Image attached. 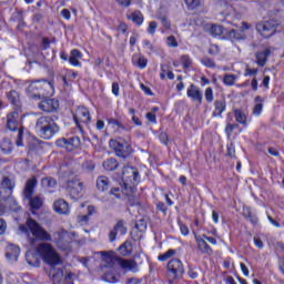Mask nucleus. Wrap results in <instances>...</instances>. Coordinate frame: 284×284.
Masks as SVG:
<instances>
[{"instance_id":"680f3d73","label":"nucleus","mask_w":284,"mask_h":284,"mask_svg":"<svg viewBox=\"0 0 284 284\" xmlns=\"http://www.w3.org/2000/svg\"><path fill=\"white\" fill-rule=\"evenodd\" d=\"M187 275L190 276V278L199 277V273L194 268H192V266H189Z\"/></svg>"},{"instance_id":"1a4fd4ad","label":"nucleus","mask_w":284,"mask_h":284,"mask_svg":"<svg viewBox=\"0 0 284 284\" xmlns=\"http://www.w3.org/2000/svg\"><path fill=\"white\" fill-rule=\"evenodd\" d=\"M14 185L16 182L14 180L8 178V176H3L1 182H0V199L2 201H8V199H10L12 196V192L14 191ZM6 213V209H3L0 205V216H2V214Z\"/></svg>"},{"instance_id":"bf43d9fd","label":"nucleus","mask_w":284,"mask_h":284,"mask_svg":"<svg viewBox=\"0 0 284 284\" xmlns=\"http://www.w3.org/2000/svg\"><path fill=\"white\" fill-rule=\"evenodd\" d=\"M236 128H239L237 124H227L225 128L226 134L230 136V134H232Z\"/></svg>"},{"instance_id":"473e14b6","label":"nucleus","mask_w":284,"mask_h":284,"mask_svg":"<svg viewBox=\"0 0 284 284\" xmlns=\"http://www.w3.org/2000/svg\"><path fill=\"white\" fill-rule=\"evenodd\" d=\"M103 168L106 172H114L119 168V162L114 158H110L103 162Z\"/></svg>"},{"instance_id":"412c9836","label":"nucleus","mask_w":284,"mask_h":284,"mask_svg":"<svg viewBox=\"0 0 284 284\" xmlns=\"http://www.w3.org/2000/svg\"><path fill=\"white\" fill-rule=\"evenodd\" d=\"M26 201H28L31 212L33 213L36 210H41V207H43V196L41 195L31 196Z\"/></svg>"},{"instance_id":"ea45409f","label":"nucleus","mask_w":284,"mask_h":284,"mask_svg":"<svg viewBox=\"0 0 284 284\" xmlns=\"http://www.w3.org/2000/svg\"><path fill=\"white\" fill-rule=\"evenodd\" d=\"M184 3L187 6L189 10H196L201 6V0H184Z\"/></svg>"},{"instance_id":"393cba45","label":"nucleus","mask_w":284,"mask_h":284,"mask_svg":"<svg viewBox=\"0 0 284 284\" xmlns=\"http://www.w3.org/2000/svg\"><path fill=\"white\" fill-rule=\"evenodd\" d=\"M7 99L10 101L11 105H14L16 110H21V99L19 92L12 90L7 94Z\"/></svg>"},{"instance_id":"cd10ccee","label":"nucleus","mask_w":284,"mask_h":284,"mask_svg":"<svg viewBox=\"0 0 284 284\" xmlns=\"http://www.w3.org/2000/svg\"><path fill=\"white\" fill-rule=\"evenodd\" d=\"M97 187L99 192H108L110 190V179L105 175H100L97 179Z\"/></svg>"},{"instance_id":"8fccbe9b","label":"nucleus","mask_w":284,"mask_h":284,"mask_svg":"<svg viewBox=\"0 0 284 284\" xmlns=\"http://www.w3.org/2000/svg\"><path fill=\"white\" fill-rule=\"evenodd\" d=\"M227 156L231 159H234L236 156V148L234 146V143L227 144Z\"/></svg>"},{"instance_id":"f8f14e48","label":"nucleus","mask_w":284,"mask_h":284,"mask_svg":"<svg viewBox=\"0 0 284 284\" xmlns=\"http://www.w3.org/2000/svg\"><path fill=\"white\" fill-rule=\"evenodd\" d=\"M252 26H250L247 22H242L241 29H232L226 33V39L232 41V43L236 41H245L247 39V33H245V30H250Z\"/></svg>"},{"instance_id":"72a5a7b5","label":"nucleus","mask_w":284,"mask_h":284,"mask_svg":"<svg viewBox=\"0 0 284 284\" xmlns=\"http://www.w3.org/2000/svg\"><path fill=\"white\" fill-rule=\"evenodd\" d=\"M206 32L211 34V37H221L223 34V26L221 24H211L207 29Z\"/></svg>"},{"instance_id":"a19ab883","label":"nucleus","mask_w":284,"mask_h":284,"mask_svg":"<svg viewBox=\"0 0 284 284\" xmlns=\"http://www.w3.org/2000/svg\"><path fill=\"white\" fill-rule=\"evenodd\" d=\"M122 194H125L123 192V187H122V191L120 187H112L109 192V196H115V199H121L122 197Z\"/></svg>"},{"instance_id":"39448f33","label":"nucleus","mask_w":284,"mask_h":284,"mask_svg":"<svg viewBox=\"0 0 284 284\" xmlns=\"http://www.w3.org/2000/svg\"><path fill=\"white\" fill-rule=\"evenodd\" d=\"M54 92L52 82L48 80H36L32 81L27 88V94L29 99H43L50 97Z\"/></svg>"},{"instance_id":"774afa93","label":"nucleus","mask_w":284,"mask_h":284,"mask_svg":"<svg viewBox=\"0 0 284 284\" xmlns=\"http://www.w3.org/2000/svg\"><path fill=\"white\" fill-rule=\"evenodd\" d=\"M41 48L42 50H48V48H50V40L48 38L42 39Z\"/></svg>"},{"instance_id":"864d4df0","label":"nucleus","mask_w":284,"mask_h":284,"mask_svg":"<svg viewBox=\"0 0 284 284\" xmlns=\"http://www.w3.org/2000/svg\"><path fill=\"white\" fill-rule=\"evenodd\" d=\"M180 232L183 236H187L190 234V229L187 225L183 224V222L179 221Z\"/></svg>"},{"instance_id":"9d476101","label":"nucleus","mask_w":284,"mask_h":284,"mask_svg":"<svg viewBox=\"0 0 284 284\" xmlns=\"http://www.w3.org/2000/svg\"><path fill=\"white\" fill-rule=\"evenodd\" d=\"M109 145L111 150H114L116 156L125 159L129 154H132V145L123 140V138H118L115 140H110Z\"/></svg>"},{"instance_id":"5fc2aeb1","label":"nucleus","mask_w":284,"mask_h":284,"mask_svg":"<svg viewBox=\"0 0 284 284\" xmlns=\"http://www.w3.org/2000/svg\"><path fill=\"white\" fill-rule=\"evenodd\" d=\"M138 68H140L141 70L148 68V60L145 59V57L138 58Z\"/></svg>"},{"instance_id":"6e6552de","label":"nucleus","mask_w":284,"mask_h":284,"mask_svg":"<svg viewBox=\"0 0 284 284\" xmlns=\"http://www.w3.org/2000/svg\"><path fill=\"white\" fill-rule=\"evenodd\" d=\"M19 112H21V110L12 111L7 115V128L8 130H11V132H16V130H18L16 145L21 148L23 146V128H19Z\"/></svg>"},{"instance_id":"4468645a","label":"nucleus","mask_w":284,"mask_h":284,"mask_svg":"<svg viewBox=\"0 0 284 284\" xmlns=\"http://www.w3.org/2000/svg\"><path fill=\"white\" fill-rule=\"evenodd\" d=\"M67 191L70 199L77 201V199H80V196L83 194V183L77 180H69L67 183Z\"/></svg>"},{"instance_id":"a211bd4d","label":"nucleus","mask_w":284,"mask_h":284,"mask_svg":"<svg viewBox=\"0 0 284 284\" xmlns=\"http://www.w3.org/2000/svg\"><path fill=\"white\" fill-rule=\"evenodd\" d=\"M38 106L42 112H57L59 110V101L45 98L38 104Z\"/></svg>"},{"instance_id":"f257e3e1","label":"nucleus","mask_w":284,"mask_h":284,"mask_svg":"<svg viewBox=\"0 0 284 284\" xmlns=\"http://www.w3.org/2000/svg\"><path fill=\"white\" fill-rule=\"evenodd\" d=\"M37 252L42 261H44L47 265H50L49 276H51V281H53V283H61V281H63V268L57 267V265H63L61 255L57 253V250H54L50 243L39 244Z\"/></svg>"},{"instance_id":"7ed1b4c3","label":"nucleus","mask_w":284,"mask_h":284,"mask_svg":"<svg viewBox=\"0 0 284 284\" xmlns=\"http://www.w3.org/2000/svg\"><path fill=\"white\" fill-rule=\"evenodd\" d=\"M36 132L40 134L41 139L50 141L55 134H59V124L54 121V118L43 115L36 121Z\"/></svg>"},{"instance_id":"3c124183","label":"nucleus","mask_w":284,"mask_h":284,"mask_svg":"<svg viewBox=\"0 0 284 284\" xmlns=\"http://www.w3.org/2000/svg\"><path fill=\"white\" fill-rule=\"evenodd\" d=\"M262 112H263V103H256L253 108L254 116H261Z\"/></svg>"},{"instance_id":"a878e982","label":"nucleus","mask_w":284,"mask_h":284,"mask_svg":"<svg viewBox=\"0 0 284 284\" xmlns=\"http://www.w3.org/2000/svg\"><path fill=\"white\" fill-rule=\"evenodd\" d=\"M126 19L133 21L135 26H143V13L140 10H135L132 13H126Z\"/></svg>"},{"instance_id":"603ef678","label":"nucleus","mask_w":284,"mask_h":284,"mask_svg":"<svg viewBox=\"0 0 284 284\" xmlns=\"http://www.w3.org/2000/svg\"><path fill=\"white\" fill-rule=\"evenodd\" d=\"M120 8H130L132 0H114Z\"/></svg>"},{"instance_id":"aec40b11","label":"nucleus","mask_w":284,"mask_h":284,"mask_svg":"<svg viewBox=\"0 0 284 284\" xmlns=\"http://www.w3.org/2000/svg\"><path fill=\"white\" fill-rule=\"evenodd\" d=\"M186 95L189 97V99H192V101L203 103V93L201 92V89H199V87L194 84H191L187 88Z\"/></svg>"},{"instance_id":"4be33fe9","label":"nucleus","mask_w":284,"mask_h":284,"mask_svg":"<svg viewBox=\"0 0 284 284\" xmlns=\"http://www.w3.org/2000/svg\"><path fill=\"white\" fill-rule=\"evenodd\" d=\"M195 242L197 243V248L200 250V252H202V254H212V247L207 245V242H205V239L200 236V235H195Z\"/></svg>"},{"instance_id":"9b49d317","label":"nucleus","mask_w":284,"mask_h":284,"mask_svg":"<svg viewBox=\"0 0 284 284\" xmlns=\"http://www.w3.org/2000/svg\"><path fill=\"white\" fill-rule=\"evenodd\" d=\"M278 23L274 20H268L265 22H260L256 24V30L264 39H270V37H274L276 34V28Z\"/></svg>"},{"instance_id":"6ab92c4d","label":"nucleus","mask_w":284,"mask_h":284,"mask_svg":"<svg viewBox=\"0 0 284 284\" xmlns=\"http://www.w3.org/2000/svg\"><path fill=\"white\" fill-rule=\"evenodd\" d=\"M55 244L59 250H70V233L68 231H62L61 233H57Z\"/></svg>"},{"instance_id":"ddd939ff","label":"nucleus","mask_w":284,"mask_h":284,"mask_svg":"<svg viewBox=\"0 0 284 284\" xmlns=\"http://www.w3.org/2000/svg\"><path fill=\"white\" fill-rule=\"evenodd\" d=\"M55 145L58 148H64L68 152H72L81 146V139L79 136L61 138L55 141Z\"/></svg>"},{"instance_id":"49530a36","label":"nucleus","mask_w":284,"mask_h":284,"mask_svg":"<svg viewBox=\"0 0 284 284\" xmlns=\"http://www.w3.org/2000/svg\"><path fill=\"white\" fill-rule=\"evenodd\" d=\"M156 28H159V24L156 23V21H151L149 23V27H148L146 31H148L149 34L154 37V34L156 32Z\"/></svg>"},{"instance_id":"2eb2a0df","label":"nucleus","mask_w":284,"mask_h":284,"mask_svg":"<svg viewBox=\"0 0 284 284\" xmlns=\"http://www.w3.org/2000/svg\"><path fill=\"white\" fill-rule=\"evenodd\" d=\"M73 121L81 129V123H90V111L85 106H78L73 114Z\"/></svg>"},{"instance_id":"4d7b16f0","label":"nucleus","mask_w":284,"mask_h":284,"mask_svg":"<svg viewBox=\"0 0 284 284\" xmlns=\"http://www.w3.org/2000/svg\"><path fill=\"white\" fill-rule=\"evenodd\" d=\"M159 19H160V21L162 22L163 27H164L166 30H170V28H171L172 24L170 23V21L168 20V18H166L165 16H162V17H160Z\"/></svg>"},{"instance_id":"c9c22d12","label":"nucleus","mask_w":284,"mask_h":284,"mask_svg":"<svg viewBox=\"0 0 284 284\" xmlns=\"http://www.w3.org/2000/svg\"><path fill=\"white\" fill-rule=\"evenodd\" d=\"M235 120L237 123H241L242 125H247V115L241 109H236L234 111Z\"/></svg>"},{"instance_id":"09e8293b","label":"nucleus","mask_w":284,"mask_h":284,"mask_svg":"<svg viewBox=\"0 0 284 284\" xmlns=\"http://www.w3.org/2000/svg\"><path fill=\"white\" fill-rule=\"evenodd\" d=\"M221 52V48L219 47V44H211L209 48V54H211V57H216V54H220Z\"/></svg>"},{"instance_id":"20e7f679","label":"nucleus","mask_w":284,"mask_h":284,"mask_svg":"<svg viewBox=\"0 0 284 284\" xmlns=\"http://www.w3.org/2000/svg\"><path fill=\"white\" fill-rule=\"evenodd\" d=\"M123 193L125 196H132L136 185L141 183V174L139 169L124 166L122 170Z\"/></svg>"},{"instance_id":"f704fd0d","label":"nucleus","mask_w":284,"mask_h":284,"mask_svg":"<svg viewBox=\"0 0 284 284\" xmlns=\"http://www.w3.org/2000/svg\"><path fill=\"white\" fill-rule=\"evenodd\" d=\"M119 252L121 256H130L132 254V242L125 241L120 247Z\"/></svg>"},{"instance_id":"0e129e2a","label":"nucleus","mask_w":284,"mask_h":284,"mask_svg":"<svg viewBox=\"0 0 284 284\" xmlns=\"http://www.w3.org/2000/svg\"><path fill=\"white\" fill-rule=\"evenodd\" d=\"M253 241H254L255 247H258V250H263L264 244H263V241L260 240V237H254Z\"/></svg>"},{"instance_id":"dca6fc26","label":"nucleus","mask_w":284,"mask_h":284,"mask_svg":"<svg viewBox=\"0 0 284 284\" xmlns=\"http://www.w3.org/2000/svg\"><path fill=\"white\" fill-rule=\"evenodd\" d=\"M118 234H121V236H125V234H128V227L125 226L124 220H119L113 226V230L110 231L109 233L110 243H114V241H116Z\"/></svg>"},{"instance_id":"c756f323","label":"nucleus","mask_w":284,"mask_h":284,"mask_svg":"<svg viewBox=\"0 0 284 284\" xmlns=\"http://www.w3.org/2000/svg\"><path fill=\"white\" fill-rule=\"evenodd\" d=\"M271 54H272V51L270 49H265L264 51L257 52L255 55L257 65L263 68L265 65V63H267V57H270Z\"/></svg>"},{"instance_id":"e2e57ef3","label":"nucleus","mask_w":284,"mask_h":284,"mask_svg":"<svg viewBox=\"0 0 284 284\" xmlns=\"http://www.w3.org/2000/svg\"><path fill=\"white\" fill-rule=\"evenodd\" d=\"M84 169L88 170V172H92L94 170V162L92 161H87L84 162Z\"/></svg>"},{"instance_id":"79ce46f5","label":"nucleus","mask_w":284,"mask_h":284,"mask_svg":"<svg viewBox=\"0 0 284 284\" xmlns=\"http://www.w3.org/2000/svg\"><path fill=\"white\" fill-rule=\"evenodd\" d=\"M236 81V77L234 74H226L224 75L223 83L224 85H234V82Z\"/></svg>"},{"instance_id":"f3484780","label":"nucleus","mask_w":284,"mask_h":284,"mask_svg":"<svg viewBox=\"0 0 284 284\" xmlns=\"http://www.w3.org/2000/svg\"><path fill=\"white\" fill-rule=\"evenodd\" d=\"M37 185H39V181H37L36 176H32L26 182L22 191L23 201L30 199L31 196H34V190H37Z\"/></svg>"},{"instance_id":"13d9d810","label":"nucleus","mask_w":284,"mask_h":284,"mask_svg":"<svg viewBox=\"0 0 284 284\" xmlns=\"http://www.w3.org/2000/svg\"><path fill=\"white\" fill-rule=\"evenodd\" d=\"M156 210H159V212H163V214L168 213V206H165V203L163 202H158Z\"/></svg>"},{"instance_id":"423d86ee","label":"nucleus","mask_w":284,"mask_h":284,"mask_svg":"<svg viewBox=\"0 0 284 284\" xmlns=\"http://www.w3.org/2000/svg\"><path fill=\"white\" fill-rule=\"evenodd\" d=\"M99 254L103 258V261L110 265V267H112L113 263H118V265L124 272H136L139 267V264H136V261L125 260V258L115 256L114 252L112 251H101L99 252Z\"/></svg>"},{"instance_id":"58836bf2","label":"nucleus","mask_w":284,"mask_h":284,"mask_svg":"<svg viewBox=\"0 0 284 284\" xmlns=\"http://www.w3.org/2000/svg\"><path fill=\"white\" fill-rule=\"evenodd\" d=\"M201 63L202 65H204L205 68H216V62H214V59L210 58V57H204L201 59Z\"/></svg>"},{"instance_id":"4c0bfd02","label":"nucleus","mask_w":284,"mask_h":284,"mask_svg":"<svg viewBox=\"0 0 284 284\" xmlns=\"http://www.w3.org/2000/svg\"><path fill=\"white\" fill-rule=\"evenodd\" d=\"M176 254V250L174 248H170L169 251H166L163 254H160L158 256V261H168V258H172V256H174Z\"/></svg>"},{"instance_id":"0eeeda50","label":"nucleus","mask_w":284,"mask_h":284,"mask_svg":"<svg viewBox=\"0 0 284 284\" xmlns=\"http://www.w3.org/2000/svg\"><path fill=\"white\" fill-rule=\"evenodd\" d=\"M184 274L185 266H183V262L180 258H172L169 261L166 265V278L169 284H174V281L183 278Z\"/></svg>"},{"instance_id":"5701e85b","label":"nucleus","mask_w":284,"mask_h":284,"mask_svg":"<svg viewBox=\"0 0 284 284\" xmlns=\"http://www.w3.org/2000/svg\"><path fill=\"white\" fill-rule=\"evenodd\" d=\"M82 58H83V54L81 53V51H79V49H73L70 52L69 63L71 65H74V68H81V61L79 60Z\"/></svg>"},{"instance_id":"c03bdc74","label":"nucleus","mask_w":284,"mask_h":284,"mask_svg":"<svg viewBox=\"0 0 284 284\" xmlns=\"http://www.w3.org/2000/svg\"><path fill=\"white\" fill-rule=\"evenodd\" d=\"M181 62L183 64L184 70H187L190 65H192V58H190V55H182Z\"/></svg>"},{"instance_id":"052dcab7","label":"nucleus","mask_w":284,"mask_h":284,"mask_svg":"<svg viewBox=\"0 0 284 284\" xmlns=\"http://www.w3.org/2000/svg\"><path fill=\"white\" fill-rule=\"evenodd\" d=\"M43 21V13L38 12L33 14V22L34 23H41Z\"/></svg>"},{"instance_id":"b1692460","label":"nucleus","mask_w":284,"mask_h":284,"mask_svg":"<svg viewBox=\"0 0 284 284\" xmlns=\"http://www.w3.org/2000/svg\"><path fill=\"white\" fill-rule=\"evenodd\" d=\"M19 254H21L19 246L11 244L7 247L6 257L9 258V261H18Z\"/></svg>"},{"instance_id":"bb28decb","label":"nucleus","mask_w":284,"mask_h":284,"mask_svg":"<svg viewBox=\"0 0 284 284\" xmlns=\"http://www.w3.org/2000/svg\"><path fill=\"white\" fill-rule=\"evenodd\" d=\"M54 211L58 212V214H68L70 212V206L68 205V202L64 200H58L53 203Z\"/></svg>"},{"instance_id":"de8ad7c7","label":"nucleus","mask_w":284,"mask_h":284,"mask_svg":"<svg viewBox=\"0 0 284 284\" xmlns=\"http://www.w3.org/2000/svg\"><path fill=\"white\" fill-rule=\"evenodd\" d=\"M204 97L207 103H212L214 101V91L212 90V88H206Z\"/></svg>"},{"instance_id":"7c9ffc66","label":"nucleus","mask_w":284,"mask_h":284,"mask_svg":"<svg viewBox=\"0 0 284 284\" xmlns=\"http://www.w3.org/2000/svg\"><path fill=\"white\" fill-rule=\"evenodd\" d=\"M12 141H10L8 138L2 139L0 142L1 152H3V154H12Z\"/></svg>"},{"instance_id":"2f4dec72","label":"nucleus","mask_w":284,"mask_h":284,"mask_svg":"<svg viewBox=\"0 0 284 284\" xmlns=\"http://www.w3.org/2000/svg\"><path fill=\"white\" fill-rule=\"evenodd\" d=\"M41 186L44 187V190H49V192H52L54 187H57V181L54 178H43L41 180Z\"/></svg>"},{"instance_id":"a18cd8bd","label":"nucleus","mask_w":284,"mask_h":284,"mask_svg":"<svg viewBox=\"0 0 284 284\" xmlns=\"http://www.w3.org/2000/svg\"><path fill=\"white\" fill-rule=\"evenodd\" d=\"M166 45H169V48H179V42L174 36H170L166 38Z\"/></svg>"},{"instance_id":"c85d7f7f","label":"nucleus","mask_w":284,"mask_h":284,"mask_svg":"<svg viewBox=\"0 0 284 284\" xmlns=\"http://www.w3.org/2000/svg\"><path fill=\"white\" fill-rule=\"evenodd\" d=\"M226 105L227 104H226L224 98L216 100L214 102V111L212 113V116H221L223 114V111L225 110Z\"/></svg>"},{"instance_id":"e433bc0d","label":"nucleus","mask_w":284,"mask_h":284,"mask_svg":"<svg viewBox=\"0 0 284 284\" xmlns=\"http://www.w3.org/2000/svg\"><path fill=\"white\" fill-rule=\"evenodd\" d=\"M103 281L106 283H119V275L114 271H109L103 275Z\"/></svg>"},{"instance_id":"37998d69","label":"nucleus","mask_w":284,"mask_h":284,"mask_svg":"<svg viewBox=\"0 0 284 284\" xmlns=\"http://www.w3.org/2000/svg\"><path fill=\"white\" fill-rule=\"evenodd\" d=\"M143 45H144L148 54H152V53L156 52L154 44L150 40H144Z\"/></svg>"},{"instance_id":"69168bd1","label":"nucleus","mask_w":284,"mask_h":284,"mask_svg":"<svg viewBox=\"0 0 284 284\" xmlns=\"http://www.w3.org/2000/svg\"><path fill=\"white\" fill-rule=\"evenodd\" d=\"M67 77H68L69 81H74V79H77V77H79V73L74 72V71H68Z\"/></svg>"},{"instance_id":"338daca9","label":"nucleus","mask_w":284,"mask_h":284,"mask_svg":"<svg viewBox=\"0 0 284 284\" xmlns=\"http://www.w3.org/2000/svg\"><path fill=\"white\" fill-rule=\"evenodd\" d=\"M146 119L150 121V123H156V114L148 112L146 113Z\"/></svg>"},{"instance_id":"6e6d98bb","label":"nucleus","mask_w":284,"mask_h":284,"mask_svg":"<svg viewBox=\"0 0 284 284\" xmlns=\"http://www.w3.org/2000/svg\"><path fill=\"white\" fill-rule=\"evenodd\" d=\"M159 139H160L161 143H163L164 145H168V143L170 142V138L168 136V133H165V132H161L159 135Z\"/></svg>"},{"instance_id":"f03ea898","label":"nucleus","mask_w":284,"mask_h":284,"mask_svg":"<svg viewBox=\"0 0 284 284\" xmlns=\"http://www.w3.org/2000/svg\"><path fill=\"white\" fill-rule=\"evenodd\" d=\"M21 234H24L29 239L31 245H34V241H52V235L43 229L37 220L28 217L24 224L19 226Z\"/></svg>"}]
</instances>
